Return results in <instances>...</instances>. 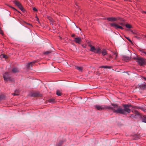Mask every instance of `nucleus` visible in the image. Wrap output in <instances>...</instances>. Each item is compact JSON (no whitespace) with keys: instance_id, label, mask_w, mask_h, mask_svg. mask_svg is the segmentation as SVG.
<instances>
[{"instance_id":"obj_1","label":"nucleus","mask_w":146,"mask_h":146,"mask_svg":"<svg viewBox=\"0 0 146 146\" xmlns=\"http://www.w3.org/2000/svg\"><path fill=\"white\" fill-rule=\"evenodd\" d=\"M111 105L112 107L111 106H107V107H110L107 109H111L114 113H117L125 114L126 112L129 113L131 111V110L129 108V107L131 106L130 105H124V109L119 107L117 104H111Z\"/></svg>"},{"instance_id":"obj_2","label":"nucleus","mask_w":146,"mask_h":146,"mask_svg":"<svg viewBox=\"0 0 146 146\" xmlns=\"http://www.w3.org/2000/svg\"><path fill=\"white\" fill-rule=\"evenodd\" d=\"M89 46L90 47V51L94 53L98 54H100L101 53V50L99 48H96L90 44H89Z\"/></svg>"},{"instance_id":"obj_3","label":"nucleus","mask_w":146,"mask_h":146,"mask_svg":"<svg viewBox=\"0 0 146 146\" xmlns=\"http://www.w3.org/2000/svg\"><path fill=\"white\" fill-rule=\"evenodd\" d=\"M134 59L137 60V62L138 63L140 66L143 65L145 62V60L144 59L141 58H135Z\"/></svg>"},{"instance_id":"obj_4","label":"nucleus","mask_w":146,"mask_h":146,"mask_svg":"<svg viewBox=\"0 0 146 146\" xmlns=\"http://www.w3.org/2000/svg\"><path fill=\"white\" fill-rule=\"evenodd\" d=\"M3 78L5 81H11L12 79L11 78L10 75L8 72H6L3 75Z\"/></svg>"},{"instance_id":"obj_5","label":"nucleus","mask_w":146,"mask_h":146,"mask_svg":"<svg viewBox=\"0 0 146 146\" xmlns=\"http://www.w3.org/2000/svg\"><path fill=\"white\" fill-rule=\"evenodd\" d=\"M95 108L98 110H104L107 108H110L109 107H107V106L105 105H96L94 106Z\"/></svg>"},{"instance_id":"obj_6","label":"nucleus","mask_w":146,"mask_h":146,"mask_svg":"<svg viewBox=\"0 0 146 146\" xmlns=\"http://www.w3.org/2000/svg\"><path fill=\"white\" fill-rule=\"evenodd\" d=\"M110 25L111 27H114L116 29H123V28L122 27L118 25L115 23H110Z\"/></svg>"},{"instance_id":"obj_7","label":"nucleus","mask_w":146,"mask_h":146,"mask_svg":"<svg viewBox=\"0 0 146 146\" xmlns=\"http://www.w3.org/2000/svg\"><path fill=\"white\" fill-rule=\"evenodd\" d=\"M14 4L17 6L21 11H23L24 9L20 3L17 1H15Z\"/></svg>"},{"instance_id":"obj_8","label":"nucleus","mask_w":146,"mask_h":146,"mask_svg":"<svg viewBox=\"0 0 146 146\" xmlns=\"http://www.w3.org/2000/svg\"><path fill=\"white\" fill-rule=\"evenodd\" d=\"M120 18H115L113 17H109L107 19L110 21L113 22L117 21L118 20H120Z\"/></svg>"},{"instance_id":"obj_9","label":"nucleus","mask_w":146,"mask_h":146,"mask_svg":"<svg viewBox=\"0 0 146 146\" xmlns=\"http://www.w3.org/2000/svg\"><path fill=\"white\" fill-rule=\"evenodd\" d=\"M75 41L77 43L80 44L81 41V37H76L74 38Z\"/></svg>"},{"instance_id":"obj_10","label":"nucleus","mask_w":146,"mask_h":146,"mask_svg":"<svg viewBox=\"0 0 146 146\" xmlns=\"http://www.w3.org/2000/svg\"><path fill=\"white\" fill-rule=\"evenodd\" d=\"M130 58V57L126 56H123V60L125 61H127L129 60Z\"/></svg>"},{"instance_id":"obj_11","label":"nucleus","mask_w":146,"mask_h":146,"mask_svg":"<svg viewBox=\"0 0 146 146\" xmlns=\"http://www.w3.org/2000/svg\"><path fill=\"white\" fill-rule=\"evenodd\" d=\"M47 18L50 20L51 24L53 25L54 24V21L51 17H47Z\"/></svg>"},{"instance_id":"obj_12","label":"nucleus","mask_w":146,"mask_h":146,"mask_svg":"<svg viewBox=\"0 0 146 146\" xmlns=\"http://www.w3.org/2000/svg\"><path fill=\"white\" fill-rule=\"evenodd\" d=\"M34 64V62H31L28 64L27 65V67L29 69H30L31 67L32 66L33 64Z\"/></svg>"},{"instance_id":"obj_13","label":"nucleus","mask_w":146,"mask_h":146,"mask_svg":"<svg viewBox=\"0 0 146 146\" xmlns=\"http://www.w3.org/2000/svg\"><path fill=\"white\" fill-rule=\"evenodd\" d=\"M75 68L80 72H82L83 70V68L82 67L75 66Z\"/></svg>"},{"instance_id":"obj_14","label":"nucleus","mask_w":146,"mask_h":146,"mask_svg":"<svg viewBox=\"0 0 146 146\" xmlns=\"http://www.w3.org/2000/svg\"><path fill=\"white\" fill-rule=\"evenodd\" d=\"M19 92L18 90H17L15 91L14 93L12 94L13 96H17L19 95Z\"/></svg>"},{"instance_id":"obj_15","label":"nucleus","mask_w":146,"mask_h":146,"mask_svg":"<svg viewBox=\"0 0 146 146\" xmlns=\"http://www.w3.org/2000/svg\"><path fill=\"white\" fill-rule=\"evenodd\" d=\"M100 68H108L110 69L111 68L110 66H102L100 67Z\"/></svg>"},{"instance_id":"obj_16","label":"nucleus","mask_w":146,"mask_h":146,"mask_svg":"<svg viewBox=\"0 0 146 146\" xmlns=\"http://www.w3.org/2000/svg\"><path fill=\"white\" fill-rule=\"evenodd\" d=\"M12 71L14 73H16L18 72L17 69L16 68H13Z\"/></svg>"},{"instance_id":"obj_17","label":"nucleus","mask_w":146,"mask_h":146,"mask_svg":"<svg viewBox=\"0 0 146 146\" xmlns=\"http://www.w3.org/2000/svg\"><path fill=\"white\" fill-rule=\"evenodd\" d=\"M102 53L103 56L106 55L107 54L106 50L104 49L102 51Z\"/></svg>"},{"instance_id":"obj_18","label":"nucleus","mask_w":146,"mask_h":146,"mask_svg":"<svg viewBox=\"0 0 146 146\" xmlns=\"http://www.w3.org/2000/svg\"><path fill=\"white\" fill-rule=\"evenodd\" d=\"M140 88L142 89H144L146 88V84H142Z\"/></svg>"},{"instance_id":"obj_19","label":"nucleus","mask_w":146,"mask_h":146,"mask_svg":"<svg viewBox=\"0 0 146 146\" xmlns=\"http://www.w3.org/2000/svg\"><path fill=\"white\" fill-rule=\"evenodd\" d=\"M56 94L58 96H60L61 94V92L59 90H57L56 91Z\"/></svg>"},{"instance_id":"obj_20","label":"nucleus","mask_w":146,"mask_h":146,"mask_svg":"<svg viewBox=\"0 0 146 146\" xmlns=\"http://www.w3.org/2000/svg\"><path fill=\"white\" fill-rule=\"evenodd\" d=\"M49 102L50 103H54L55 101V100L53 99H51L49 100Z\"/></svg>"},{"instance_id":"obj_21","label":"nucleus","mask_w":146,"mask_h":146,"mask_svg":"<svg viewBox=\"0 0 146 146\" xmlns=\"http://www.w3.org/2000/svg\"><path fill=\"white\" fill-rule=\"evenodd\" d=\"M126 27L129 29H130L132 28L131 25L129 24H127L125 25Z\"/></svg>"},{"instance_id":"obj_22","label":"nucleus","mask_w":146,"mask_h":146,"mask_svg":"<svg viewBox=\"0 0 146 146\" xmlns=\"http://www.w3.org/2000/svg\"><path fill=\"white\" fill-rule=\"evenodd\" d=\"M1 56H2L3 58H7V56L6 55L4 54H2Z\"/></svg>"},{"instance_id":"obj_23","label":"nucleus","mask_w":146,"mask_h":146,"mask_svg":"<svg viewBox=\"0 0 146 146\" xmlns=\"http://www.w3.org/2000/svg\"><path fill=\"white\" fill-rule=\"evenodd\" d=\"M125 38L128 40H129L130 42H131V43H132V42L131 41V40L129 39V37H125Z\"/></svg>"},{"instance_id":"obj_24","label":"nucleus","mask_w":146,"mask_h":146,"mask_svg":"<svg viewBox=\"0 0 146 146\" xmlns=\"http://www.w3.org/2000/svg\"><path fill=\"white\" fill-rule=\"evenodd\" d=\"M142 121L143 122L146 123V117L143 119Z\"/></svg>"},{"instance_id":"obj_25","label":"nucleus","mask_w":146,"mask_h":146,"mask_svg":"<svg viewBox=\"0 0 146 146\" xmlns=\"http://www.w3.org/2000/svg\"><path fill=\"white\" fill-rule=\"evenodd\" d=\"M113 55L115 56V59H116L117 57V54L116 53L114 52L113 53Z\"/></svg>"},{"instance_id":"obj_26","label":"nucleus","mask_w":146,"mask_h":146,"mask_svg":"<svg viewBox=\"0 0 146 146\" xmlns=\"http://www.w3.org/2000/svg\"><path fill=\"white\" fill-rule=\"evenodd\" d=\"M50 52V51H46V52H44V54H48L49 53H50V52Z\"/></svg>"},{"instance_id":"obj_27","label":"nucleus","mask_w":146,"mask_h":146,"mask_svg":"<svg viewBox=\"0 0 146 146\" xmlns=\"http://www.w3.org/2000/svg\"><path fill=\"white\" fill-rule=\"evenodd\" d=\"M33 10L34 11H37V9L35 7L33 8Z\"/></svg>"},{"instance_id":"obj_28","label":"nucleus","mask_w":146,"mask_h":146,"mask_svg":"<svg viewBox=\"0 0 146 146\" xmlns=\"http://www.w3.org/2000/svg\"><path fill=\"white\" fill-rule=\"evenodd\" d=\"M119 24L121 25H123V23H119Z\"/></svg>"},{"instance_id":"obj_29","label":"nucleus","mask_w":146,"mask_h":146,"mask_svg":"<svg viewBox=\"0 0 146 146\" xmlns=\"http://www.w3.org/2000/svg\"><path fill=\"white\" fill-rule=\"evenodd\" d=\"M75 36V35L74 34H72V37H74V36Z\"/></svg>"},{"instance_id":"obj_30","label":"nucleus","mask_w":146,"mask_h":146,"mask_svg":"<svg viewBox=\"0 0 146 146\" xmlns=\"http://www.w3.org/2000/svg\"><path fill=\"white\" fill-rule=\"evenodd\" d=\"M108 56L109 57V58H111V56L110 55V54H109L108 55Z\"/></svg>"},{"instance_id":"obj_31","label":"nucleus","mask_w":146,"mask_h":146,"mask_svg":"<svg viewBox=\"0 0 146 146\" xmlns=\"http://www.w3.org/2000/svg\"><path fill=\"white\" fill-rule=\"evenodd\" d=\"M82 46H83V47L84 48H86V46H84V45H82Z\"/></svg>"},{"instance_id":"obj_32","label":"nucleus","mask_w":146,"mask_h":146,"mask_svg":"<svg viewBox=\"0 0 146 146\" xmlns=\"http://www.w3.org/2000/svg\"><path fill=\"white\" fill-rule=\"evenodd\" d=\"M10 7H11L13 9H14L16 10L13 7H11L10 6Z\"/></svg>"},{"instance_id":"obj_33","label":"nucleus","mask_w":146,"mask_h":146,"mask_svg":"<svg viewBox=\"0 0 146 146\" xmlns=\"http://www.w3.org/2000/svg\"><path fill=\"white\" fill-rule=\"evenodd\" d=\"M131 32H132V33H133V34L134 33H133V31H131Z\"/></svg>"},{"instance_id":"obj_34","label":"nucleus","mask_w":146,"mask_h":146,"mask_svg":"<svg viewBox=\"0 0 146 146\" xmlns=\"http://www.w3.org/2000/svg\"><path fill=\"white\" fill-rule=\"evenodd\" d=\"M133 115H132L131 116V117H133Z\"/></svg>"},{"instance_id":"obj_35","label":"nucleus","mask_w":146,"mask_h":146,"mask_svg":"<svg viewBox=\"0 0 146 146\" xmlns=\"http://www.w3.org/2000/svg\"><path fill=\"white\" fill-rule=\"evenodd\" d=\"M144 78L145 80H146V78Z\"/></svg>"},{"instance_id":"obj_36","label":"nucleus","mask_w":146,"mask_h":146,"mask_svg":"<svg viewBox=\"0 0 146 146\" xmlns=\"http://www.w3.org/2000/svg\"><path fill=\"white\" fill-rule=\"evenodd\" d=\"M144 53H145V54H146V52H144Z\"/></svg>"},{"instance_id":"obj_37","label":"nucleus","mask_w":146,"mask_h":146,"mask_svg":"<svg viewBox=\"0 0 146 146\" xmlns=\"http://www.w3.org/2000/svg\"><path fill=\"white\" fill-rule=\"evenodd\" d=\"M37 20H38V18H37Z\"/></svg>"}]
</instances>
